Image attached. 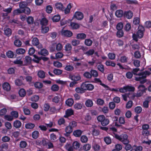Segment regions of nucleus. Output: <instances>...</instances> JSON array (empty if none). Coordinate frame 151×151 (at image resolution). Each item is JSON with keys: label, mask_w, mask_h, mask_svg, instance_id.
Returning a JSON list of instances; mask_svg holds the SVG:
<instances>
[{"label": "nucleus", "mask_w": 151, "mask_h": 151, "mask_svg": "<svg viewBox=\"0 0 151 151\" xmlns=\"http://www.w3.org/2000/svg\"><path fill=\"white\" fill-rule=\"evenodd\" d=\"M139 68L133 69L132 72L134 75H136L135 77V80L136 81H139L140 83H143L146 82V80L145 79L147 76H149L151 74L148 71H145L137 74V73L139 70Z\"/></svg>", "instance_id": "nucleus-1"}, {"label": "nucleus", "mask_w": 151, "mask_h": 151, "mask_svg": "<svg viewBox=\"0 0 151 151\" xmlns=\"http://www.w3.org/2000/svg\"><path fill=\"white\" fill-rule=\"evenodd\" d=\"M138 29V31L136 33L133 34L132 35L133 40L136 41H137L138 38H141L143 36L144 28L142 26H139Z\"/></svg>", "instance_id": "nucleus-2"}, {"label": "nucleus", "mask_w": 151, "mask_h": 151, "mask_svg": "<svg viewBox=\"0 0 151 151\" xmlns=\"http://www.w3.org/2000/svg\"><path fill=\"white\" fill-rule=\"evenodd\" d=\"M115 137L124 144H128L129 142V141L128 139V136L126 134H122L120 136L115 135Z\"/></svg>", "instance_id": "nucleus-3"}, {"label": "nucleus", "mask_w": 151, "mask_h": 151, "mask_svg": "<svg viewBox=\"0 0 151 151\" xmlns=\"http://www.w3.org/2000/svg\"><path fill=\"white\" fill-rule=\"evenodd\" d=\"M32 44L36 46L39 49H40L42 47V45L39 44L38 39L36 37L33 38L32 41Z\"/></svg>", "instance_id": "nucleus-4"}, {"label": "nucleus", "mask_w": 151, "mask_h": 151, "mask_svg": "<svg viewBox=\"0 0 151 151\" xmlns=\"http://www.w3.org/2000/svg\"><path fill=\"white\" fill-rule=\"evenodd\" d=\"M83 86L85 90L91 91L94 88V86L92 84L90 83H82Z\"/></svg>", "instance_id": "nucleus-5"}, {"label": "nucleus", "mask_w": 151, "mask_h": 151, "mask_svg": "<svg viewBox=\"0 0 151 151\" xmlns=\"http://www.w3.org/2000/svg\"><path fill=\"white\" fill-rule=\"evenodd\" d=\"M142 87L143 88V89H142V90H140L139 89V90L138 91L136 95V96L137 97H139L141 96L145 92L146 88L145 86L142 85H140L139 86V88Z\"/></svg>", "instance_id": "nucleus-6"}, {"label": "nucleus", "mask_w": 151, "mask_h": 151, "mask_svg": "<svg viewBox=\"0 0 151 151\" xmlns=\"http://www.w3.org/2000/svg\"><path fill=\"white\" fill-rule=\"evenodd\" d=\"M73 17L78 20H81L83 17V15L82 13L79 12H77L75 13Z\"/></svg>", "instance_id": "nucleus-7"}, {"label": "nucleus", "mask_w": 151, "mask_h": 151, "mask_svg": "<svg viewBox=\"0 0 151 151\" xmlns=\"http://www.w3.org/2000/svg\"><path fill=\"white\" fill-rule=\"evenodd\" d=\"M61 33L62 35L68 37H70L73 35L72 32L68 30H62L61 31Z\"/></svg>", "instance_id": "nucleus-8"}, {"label": "nucleus", "mask_w": 151, "mask_h": 151, "mask_svg": "<svg viewBox=\"0 0 151 151\" xmlns=\"http://www.w3.org/2000/svg\"><path fill=\"white\" fill-rule=\"evenodd\" d=\"M3 89L6 91H9L11 89V86L9 84L6 82L2 84Z\"/></svg>", "instance_id": "nucleus-9"}, {"label": "nucleus", "mask_w": 151, "mask_h": 151, "mask_svg": "<svg viewBox=\"0 0 151 151\" xmlns=\"http://www.w3.org/2000/svg\"><path fill=\"white\" fill-rule=\"evenodd\" d=\"M75 91L78 93H82L84 92L85 90L83 84L81 85L80 87L76 88Z\"/></svg>", "instance_id": "nucleus-10"}, {"label": "nucleus", "mask_w": 151, "mask_h": 151, "mask_svg": "<svg viewBox=\"0 0 151 151\" xmlns=\"http://www.w3.org/2000/svg\"><path fill=\"white\" fill-rule=\"evenodd\" d=\"M56 8L60 10L63 11L64 9L63 4L61 3H57L55 4Z\"/></svg>", "instance_id": "nucleus-11"}, {"label": "nucleus", "mask_w": 151, "mask_h": 151, "mask_svg": "<svg viewBox=\"0 0 151 151\" xmlns=\"http://www.w3.org/2000/svg\"><path fill=\"white\" fill-rule=\"evenodd\" d=\"M31 61V58L29 56H27L24 58V65H27L29 64Z\"/></svg>", "instance_id": "nucleus-12"}, {"label": "nucleus", "mask_w": 151, "mask_h": 151, "mask_svg": "<svg viewBox=\"0 0 151 151\" xmlns=\"http://www.w3.org/2000/svg\"><path fill=\"white\" fill-rule=\"evenodd\" d=\"M38 53L39 55L45 56L48 54L49 52L47 50L43 49L40 51H38Z\"/></svg>", "instance_id": "nucleus-13"}, {"label": "nucleus", "mask_w": 151, "mask_h": 151, "mask_svg": "<svg viewBox=\"0 0 151 151\" xmlns=\"http://www.w3.org/2000/svg\"><path fill=\"white\" fill-rule=\"evenodd\" d=\"M65 50L68 53L70 54L71 50L72 49V47L70 44H67L65 47Z\"/></svg>", "instance_id": "nucleus-14"}, {"label": "nucleus", "mask_w": 151, "mask_h": 151, "mask_svg": "<svg viewBox=\"0 0 151 151\" xmlns=\"http://www.w3.org/2000/svg\"><path fill=\"white\" fill-rule=\"evenodd\" d=\"M21 122L18 120H16L13 122V126L16 128H19L21 126Z\"/></svg>", "instance_id": "nucleus-15"}, {"label": "nucleus", "mask_w": 151, "mask_h": 151, "mask_svg": "<svg viewBox=\"0 0 151 151\" xmlns=\"http://www.w3.org/2000/svg\"><path fill=\"white\" fill-rule=\"evenodd\" d=\"M70 78L72 80L74 81H78L80 80L81 78L79 75H70Z\"/></svg>", "instance_id": "nucleus-16"}, {"label": "nucleus", "mask_w": 151, "mask_h": 151, "mask_svg": "<svg viewBox=\"0 0 151 151\" xmlns=\"http://www.w3.org/2000/svg\"><path fill=\"white\" fill-rule=\"evenodd\" d=\"M37 75L39 77L41 78H44L45 77V74L44 71L40 70L38 71Z\"/></svg>", "instance_id": "nucleus-17"}, {"label": "nucleus", "mask_w": 151, "mask_h": 151, "mask_svg": "<svg viewBox=\"0 0 151 151\" xmlns=\"http://www.w3.org/2000/svg\"><path fill=\"white\" fill-rule=\"evenodd\" d=\"M86 37V35L83 33L78 34L76 36V38L78 39L83 40Z\"/></svg>", "instance_id": "nucleus-18"}, {"label": "nucleus", "mask_w": 151, "mask_h": 151, "mask_svg": "<svg viewBox=\"0 0 151 151\" xmlns=\"http://www.w3.org/2000/svg\"><path fill=\"white\" fill-rule=\"evenodd\" d=\"M82 132L83 131L80 130H77L73 132V134L76 137H79L81 135Z\"/></svg>", "instance_id": "nucleus-19"}, {"label": "nucleus", "mask_w": 151, "mask_h": 151, "mask_svg": "<svg viewBox=\"0 0 151 151\" xmlns=\"http://www.w3.org/2000/svg\"><path fill=\"white\" fill-rule=\"evenodd\" d=\"M74 103L73 99L72 98L68 99L65 101L66 104L69 106H71L73 105Z\"/></svg>", "instance_id": "nucleus-20"}, {"label": "nucleus", "mask_w": 151, "mask_h": 151, "mask_svg": "<svg viewBox=\"0 0 151 151\" xmlns=\"http://www.w3.org/2000/svg\"><path fill=\"white\" fill-rule=\"evenodd\" d=\"M93 104V103L92 100L90 99H88L85 102V105L87 107H91Z\"/></svg>", "instance_id": "nucleus-21"}, {"label": "nucleus", "mask_w": 151, "mask_h": 151, "mask_svg": "<svg viewBox=\"0 0 151 151\" xmlns=\"http://www.w3.org/2000/svg\"><path fill=\"white\" fill-rule=\"evenodd\" d=\"M109 122V119L106 118L105 117L104 119H103L102 121L101 122V124L103 126H106L108 124Z\"/></svg>", "instance_id": "nucleus-22"}, {"label": "nucleus", "mask_w": 151, "mask_h": 151, "mask_svg": "<svg viewBox=\"0 0 151 151\" xmlns=\"http://www.w3.org/2000/svg\"><path fill=\"white\" fill-rule=\"evenodd\" d=\"M39 133L37 131L35 130L32 133V137L34 139H37L39 137Z\"/></svg>", "instance_id": "nucleus-23"}, {"label": "nucleus", "mask_w": 151, "mask_h": 151, "mask_svg": "<svg viewBox=\"0 0 151 151\" xmlns=\"http://www.w3.org/2000/svg\"><path fill=\"white\" fill-rule=\"evenodd\" d=\"M17 53L18 55H22L25 52V50L23 48H18L16 50Z\"/></svg>", "instance_id": "nucleus-24"}, {"label": "nucleus", "mask_w": 151, "mask_h": 151, "mask_svg": "<svg viewBox=\"0 0 151 151\" xmlns=\"http://www.w3.org/2000/svg\"><path fill=\"white\" fill-rule=\"evenodd\" d=\"M72 8V6L70 3H69L67 5V7L64 9L65 14H67L69 13L70 9Z\"/></svg>", "instance_id": "nucleus-25"}, {"label": "nucleus", "mask_w": 151, "mask_h": 151, "mask_svg": "<svg viewBox=\"0 0 151 151\" xmlns=\"http://www.w3.org/2000/svg\"><path fill=\"white\" fill-rule=\"evenodd\" d=\"M4 32L5 35L7 36H9L12 34V31L9 28H6L4 29Z\"/></svg>", "instance_id": "nucleus-26"}, {"label": "nucleus", "mask_w": 151, "mask_h": 151, "mask_svg": "<svg viewBox=\"0 0 151 151\" xmlns=\"http://www.w3.org/2000/svg\"><path fill=\"white\" fill-rule=\"evenodd\" d=\"M48 20L45 18H42L41 20L40 23L42 26H45L47 25Z\"/></svg>", "instance_id": "nucleus-27"}, {"label": "nucleus", "mask_w": 151, "mask_h": 151, "mask_svg": "<svg viewBox=\"0 0 151 151\" xmlns=\"http://www.w3.org/2000/svg\"><path fill=\"white\" fill-rule=\"evenodd\" d=\"M94 81H95V82L96 83H100V85H102V86L104 87L105 88H109V87L105 85L104 84L102 83H101V81L99 79L96 78L95 79Z\"/></svg>", "instance_id": "nucleus-28"}, {"label": "nucleus", "mask_w": 151, "mask_h": 151, "mask_svg": "<svg viewBox=\"0 0 151 151\" xmlns=\"http://www.w3.org/2000/svg\"><path fill=\"white\" fill-rule=\"evenodd\" d=\"M142 108L140 106H137L134 109V111L137 114H139L141 113L142 111Z\"/></svg>", "instance_id": "nucleus-29"}, {"label": "nucleus", "mask_w": 151, "mask_h": 151, "mask_svg": "<svg viewBox=\"0 0 151 151\" xmlns=\"http://www.w3.org/2000/svg\"><path fill=\"white\" fill-rule=\"evenodd\" d=\"M85 45L87 46H91L92 43V41L89 39H86L84 41Z\"/></svg>", "instance_id": "nucleus-30"}, {"label": "nucleus", "mask_w": 151, "mask_h": 151, "mask_svg": "<svg viewBox=\"0 0 151 151\" xmlns=\"http://www.w3.org/2000/svg\"><path fill=\"white\" fill-rule=\"evenodd\" d=\"M61 98V96L60 95L55 96L52 99V101L56 103H58L60 100V99Z\"/></svg>", "instance_id": "nucleus-31"}, {"label": "nucleus", "mask_w": 151, "mask_h": 151, "mask_svg": "<svg viewBox=\"0 0 151 151\" xmlns=\"http://www.w3.org/2000/svg\"><path fill=\"white\" fill-rule=\"evenodd\" d=\"M123 14V11L121 10H117L115 12L116 16L118 17H122Z\"/></svg>", "instance_id": "nucleus-32"}, {"label": "nucleus", "mask_w": 151, "mask_h": 151, "mask_svg": "<svg viewBox=\"0 0 151 151\" xmlns=\"http://www.w3.org/2000/svg\"><path fill=\"white\" fill-rule=\"evenodd\" d=\"M14 44L16 47H20L22 45V42L19 40L17 39L14 41Z\"/></svg>", "instance_id": "nucleus-33"}, {"label": "nucleus", "mask_w": 151, "mask_h": 151, "mask_svg": "<svg viewBox=\"0 0 151 151\" xmlns=\"http://www.w3.org/2000/svg\"><path fill=\"white\" fill-rule=\"evenodd\" d=\"M125 17L128 19H131L133 16V13L131 11L126 12L125 13Z\"/></svg>", "instance_id": "nucleus-34"}, {"label": "nucleus", "mask_w": 151, "mask_h": 151, "mask_svg": "<svg viewBox=\"0 0 151 151\" xmlns=\"http://www.w3.org/2000/svg\"><path fill=\"white\" fill-rule=\"evenodd\" d=\"M10 114L13 119L14 118H17L18 117V113L17 111H12Z\"/></svg>", "instance_id": "nucleus-35"}, {"label": "nucleus", "mask_w": 151, "mask_h": 151, "mask_svg": "<svg viewBox=\"0 0 151 151\" xmlns=\"http://www.w3.org/2000/svg\"><path fill=\"white\" fill-rule=\"evenodd\" d=\"M23 11L21 9H17L14 10L13 12V14L14 16L19 14L23 13Z\"/></svg>", "instance_id": "nucleus-36"}, {"label": "nucleus", "mask_w": 151, "mask_h": 151, "mask_svg": "<svg viewBox=\"0 0 151 151\" xmlns=\"http://www.w3.org/2000/svg\"><path fill=\"white\" fill-rule=\"evenodd\" d=\"M73 107L76 110L80 109L82 108V104L81 103H76L74 105Z\"/></svg>", "instance_id": "nucleus-37"}, {"label": "nucleus", "mask_w": 151, "mask_h": 151, "mask_svg": "<svg viewBox=\"0 0 151 151\" xmlns=\"http://www.w3.org/2000/svg\"><path fill=\"white\" fill-rule=\"evenodd\" d=\"M22 10L23 11V13H24L27 15H29L31 12L30 9L27 7L22 9Z\"/></svg>", "instance_id": "nucleus-38"}, {"label": "nucleus", "mask_w": 151, "mask_h": 151, "mask_svg": "<svg viewBox=\"0 0 151 151\" xmlns=\"http://www.w3.org/2000/svg\"><path fill=\"white\" fill-rule=\"evenodd\" d=\"M35 125L34 124L28 123L26 124L25 125V127L27 129H32L35 127Z\"/></svg>", "instance_id": "nucleus-39"}, {"label": "nucleus", "mask_w": 151, "mask_h": 151, "mask_svg": "<svg viewBox=\"0 0 151 151\" xmlns=\"http://www.w3.org/2000/svg\"><path fill=\"white\" fill-rule=\"evenodd\" d=\"M19 93L20 96L24 97L26 95L25 91L24 89L22 88L19 90Z\"/></svg>", "instance_id": "nucleus-40"}, {"label": "nucleus", "mask_w": 151, "mask_h": 151, "mask_svg": "<svg viewBox=\"0 0 151 151\" xmlns=\"http://www.w3.org/2000/svg\"><path fill=\"white\" fill-rule=\"evenodd\" d=\"M65 131L66 133H71L73 131V128L69 125L65 128Z\"/></svg>", "instance_id": "nucleus-41"}, {"label": "nucleus", "mask_w": 151, "mask_h": 151, "mask_svg": "<svg viewBox=\"0 0 151 151\" xmlns=\"http://www.w3.org/2000/svg\"><path fill=\"white\" fill-rule=\"evenodd\" d=\"M126 92L127 91H133L134 90V88L132 86H125Z\"/></svg>", "instance_id": "nucleus-42"}, {"label": "nucleus", "mask_w": 151, "mask_h": 151, "mask_svg": "<svg viewBox=\"0 0 151 151\" xmlns=\"http://www.w3.org/2000/svg\"><path fill=\"white\" fill-rule=\"evenodd\" d=\"M27 5V3L25 2H22L19 3V6L20 8L23 9L25 7H27L26 6Z\"/></svg>", "instance_id": "nucleus-43"}, {"label": "nucleus", "mask_w": 151, "mask_h": 151, "mask_svg": "<svg viewBox=\"0 0 151 151\" xmlns=\"http://www.w3.org/2000/svg\"><path fill=\"white\" fill-rule=\"evenodd\" d=\"M94 52L93 49H90L86 51L85 54L87 56H90L93 55L94 53Z\"/></svg>", "instance_id": "nucleus-44"}, {"label": "nucleus", "mask_w": 151, "mask_h": 151, "mask_svg": "<svg viewBox=\"0 0 151 151\" xmlns=\"http://www.w3.org/2000/svg\"><path fill=\"white\" fill-rule=\"evenodd\" d=\"M4 118L5 120L8 121H12L13 119L11 115H4Z\"/></svg>", "instance_id": "nucleus-45"}, {"label": "nucleus", "mask_w": 151, "mask_h": 151, "mask_svg": "<svg viewBox=\"0 0 151 151\" xmlns=\"http://www.w3.org/2000/svg\"><path fill=\"white\" fill-rule=\"evenodd\" d=\"M106 64L107 66H111L112 67H115L116 64L113 62L111 61H107L106 62Z\"/></svg>", "instance_id": "nucleus-46"}, {"label": "nucleus", "mask_w": 151, "mask_h": 151, "mask_svg": "<svg viewBox=\"0 0 151 151\" xmlns=\"http://www.w3.org/2000/svg\"><path fill=\"white\" fill-rule=\"evenodd\" d=\"M70 26L73 29H76L79 27V25L75 23H71L70 24Z\"/></svg>", "instance_id": "nucleus-47"}, {"label": "nucleus", "mask_w": 151, "mask_h": 151, "mask_svg": "<svg viewBox=\"0 0 151 151\" xmlns=\"http://www.w3.org/2000/svg\"><path fill=\"white\" fill-rule=\"evenodd\" d=\"M15 64H18L20 65H22L23 64V61L21 59H17L13 62Z\"/></svg>", "instance_id": "nucleus-48"}, {"label": "nucleus", "mask_w": 151, "mask_h": 151, "mask_svg": "<svg viewBox=\"0 0 151 151\" xmlns=\"http://www.w3.org/2000/svg\"><path fill=\"white\" fill-rule=\"evenodd\" d=\"M104 140L106 143L108 145L110 144L111 142V138L108 137H105L104 139Z\"/></svg>", "instance_id": "nucleus-49"}, {"label": "nucleus", "mask_w": 151, "mask_h": 151, "mask_svg": "<svg viewBox=\"0 0 151 151\" xmlns=\"http://www.w3.org/2000/svg\"><path fill=\"white\" fill-rule=\"evenodd\" d=\"M73 146L75 149H77L79 148L80 145L78 142L75 141L73 142Z\"/></svg>", "instance_id": "nucleus-50"}, {"label": "nucleus", "mask_w": 151, "mask_h": 151, "mask_svg": "<svg viewBox=\"0 0 151 151\" xmlns=\"http://www.w3.org/2000/svg\"><path fill=\"white\" fill-rule=\"evenodd\" d=\"M65 69L67 71H71L73 70L74 68L73 66L69 65H67Z\"/></svg>", "instance_id": "nucleus-51"}, {"label": "nucleus", "mask_w": 151, "mask_h": 151, "mask_svg": "<svg viewBox=\"0 0 151 151\" xmlns=\"http://www.w3.org/2000/svg\"><path fill=\"white\" fill-rule=\"evenodd\" d=\"M27 21L29 24H31L33 22L34 19L32 17L29 16L27 18Z\"/></svg>", "instance_id": "nucleus-52"}, {"label": "nucleus", "mask_w": 151, "mask_h": 151, "mask_svg": "<svg viewBox=\"0 0 151 151\" xmlns=\"http://www.w3.org/2000/svg\"><path fill=\"white\" fill-rule=\"evenodd\" d=\"M6 55L9 58H12L14 57V53L13 52L11 51H9L6 52Z\"/></svg>", "instance_id": "nucleus-53"}, {"label": "nucleus", "mask_w": 151, "mask_h": 151, "mask_svg": "<svg viewBox=\"0 0 151 151\" xmlns=\"http://www.w3.org/2000/svg\"><path fill=\"white\" fill-rule=\"evenodd\" d=\"M81 140L82 142L86 143L88 140V138L86 136L83 135L81 137Z\"/></svg>", "instance_id": "nucleus-54"}, {"label": "nucleus", "mask_w": 151, "mask_h": 151, "mask_svg": "<svg viewBox=\"0 0 151 151\" xmlns=\"http://www.w3.org/2000/svg\"><path fill=\"white\" fill-rule=\"evenodd\" d=\"M80 41L78 40H73L71 42L72 45L73 46H77L80 44Z\"/></svg>", "instance_id": "nucleus-55"}, {"label": "nucleus", "mask_w": 151, "mask_h": 151, "mask_svg": "<svg viewBox=\"0 0 151 151\" xmlns=\"http://www.w3.org/2000/svg\"><path fill=\"white\" fill-rule=\"evenodd\" d=\"M60 19V17L59 15L54 16L52 18V20L54 22H58Z\"/></svg>", "instance_id": "nucleus-56"}, {"label": "nucleus", "mask_w": 151, "mask_h": 151, "mask_svg": "<svg viewBox=\"0 0 151 151\" xmlns=\"http://www.w3.org/2000/svg\"><path fill=\"white\" fill-rule=\"evenodd\" d=\"M91 148V145L89 144L85 145L83 147V149L86 151L89 150Z\"/></svg>", "instance_id": "nucleus-57"}, {"label": "nucleus", "mask_w": 151, "mask_h": 151, "mask_svg": "<svg viewBox=\"0 0 151 151\" xmlns=\"http://www.w3.org/2000/svg\"><path fill=\"white\" fill-rule=\"evenodd\" d=\"M19 145L20 147L23 148L26 147L27 144L25 141H22L20 142Z\"/></svg>", "instance_id": "nucleus-58"}, {"label": "nucleus", "mask_w": 151, "mask_h": 151, "mask_svg": "<svg viewBox=\"0 0 151 151\" xmlns=\"http://www.w3.org/2000/svg\"><path fill=\"white\" fill-rule=\"evenodd\" d=\"M34 86L36 88H40L42 87L43 84L41 83L37 82L35 83Z\"/></svg>", "instance_id": "nucleus-59"}, {"label": "nucleus", "mask_w": 151, "mask_h": 151, "mask_svg": "<svg viewBox=\"0 0 151 151\" xmlns=\"http://www.w3.org/2000/svg\"><path fill=\"white\" fill-rule=\"evenodd\" d=\"M50 138L52 142L55 141L57 139L56 135L54 133H52L50 135Z\"/></svg>", "instance_id": "nucleus-60"}, {"label": "nucleus", "mask_w": 151, "mask_h": 151, "mask_svg": "<svg viewBox=\"0 0 151 151\" xmlns=\"http://www.w3.org/2000/svg\"><path fill=\"white\" fill-rule=\"evenodd\" d=\"M23 110L24 113L25 115H29L30 114V110L27 107H24L23 108Z\"/></svg>", "instance_id": "nucleus-61"}, {"label": "nucleus", "mask_w": 151, "mask_h": 151, "mask_svg": "<svg viewBox=\"0 0 151 151\" xmlns=\"http://www.w3.org/2000/svg\"><path fill=\"white\" fill-rule=\"evenodd\" d=\"M63 46L60 43H58L56 46V50L57 51H60L63 48Z\"/></svg>", "instance_id": "nucleus-62"}, {"label": "nucleus", "mask_w": 151, "mask_h": 151, "mask_svg": "<svg viewBox=\"0 0 151 151\" xmlns=\"http://www.w3.org/2000/svg\"><path fill=\"white\" fill-rule=\"evenodd\" d=\"M7 112V109L5 108H4L0 110V116H2L5 115Z\"/></svg>", "instance_id": "nucleus-63"}, {"label": "nucleus", "mask_w": 151, "mask_h": 151, "mask_svg": "<svg viewBox=\"0 0 151 151\" xmlns=\"http://www.w3.org/2000/svg\"><path fill=\"white\" fill-rule=\"evenodd\" d=\"M83 76L87 78H91V75L88 72H86L83 74Z\"/></svg>", "instance_id": "nucleus-64"}]
</instances>
